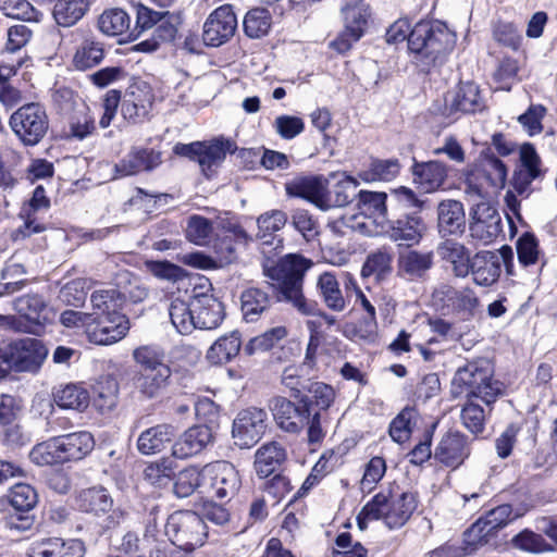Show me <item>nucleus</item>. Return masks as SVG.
<instances>
[{
	"mask_svg": "<svg viewBox=\"0 0 557 557\" xmlns=\"http://www.w3.org/2000/svg\"><path fill=\"white\" fill-rule=\"evenodd\" d=\"M408 32V22L398 20L387 29L386 41L396 44L407 39L409 50L420 55L428 66L443 63L456 45V35L438 21H421Z\"/></svg>",
	"mask_w": 557,
	"mask_h": 557,
	"instance_id": "obj_1",
	"label": "nucleus"
},
{
	"mask_svg": "<svg viewBox=\"0 0 557 557\" xmlns=\"http://www.w3.org/2000/svg\"><path fill=\"white\" fill-rule=\"evenodd\" d=\"M311 265L312 261L302 256L287 255L276 264L265 267L264 274L283 299L289 301L301 314L317 315L327 325H334L336 318L321 310L314 300L305 298L302 294L304 276Z\"/></svg>",
	"mask_w": 557,
	"mask_h": 557,
	"instance_id": "obj_2",
	"label": "nucleus"
},
{
	"mask_svg": "<svg viewBox=\"0 0 557 557\" xmlns=\"http://www.w3.org/2000/svg\"><path fill=\"white\" fill-rule=\"evenodd\" d=\"M416 508L417 497L413 493L404 492L392 500L379 493L361 509L357 517L358 527L364 530L368 521L383 519L389 529H398L409 520Z\"/></svg>",
	"mask_w": 557,
	"mask_h": 557,
	"instance_id": "obj_3",
	"label": "nucleus"
},
{
	"mask_svg": "<svg viewBox=\"0 0 557 557\" xmlns=\"http://www.w3.org/2000/svg\"><path fill=\"white\" fill-rule=\"evenodd\" d=\"M494 369L486 359L468 362L454 375L453 384L469 398H479L486 405L494 403L503 393V384L493 379Z\"/></svg>",
	"mask_w": 557,
	"mask_h": 557,
	"instance_id": "obj_4",
	"label": "nucleus"
},
{
	"mask_svg": "<svg viewBox=\"0 0 557 557\" xmlns=\"http://www.w3.org/2000/svg\"><path fill=\"white\" fill-rule=\"evenodd\" d=\"M10 126L23 145L32 147L46 136L49 119L42 106L27 103L11 115Z\"/></svg>",
	"mask_w": 557,
	"mask_h": 557,
	"instance_id": "obj_5",
	"label": "nucleus"
},
{
	"mask_svg": "<svg viewBox=\"0 0 557 557\" xmlns=\"http://www.w3.org/2000/svg\"><path fill=\"white\" fill-rule=\"evenodd\" d=\"M233 144L225 139L210 141H194L190 144H176L173 151L177 156L197 161L201 172L210 178L222 164L227 152L232 151Z\"/></svg>",
	"mask_w": 557,
	"mask_h": 557,
	"instance_id": "obj_6",
	"label": "nucleus"
},
{
	"mask_svg": "<svg viewBox=\"0 0 557 557\" xmlns=\"http://www.w3.org/2000/svg\"><path fill=\"white\" fill-rule=\"evenodd\" d=\"M166 534L174 545L193 550L201 546L207 536V527L203 519L194 511H176L170 516Z\"/></svg>",
	"mask_w": 557,
	"mask_h": 557,
	"instance_id": "obj_7",
	"label": "nucleus"
},
{
	"mask_svg": "<svg viewBox=\"0 0 557 557\" xmlns=\"http://www.w3.org/2000/svg\"><path fill=\"white\" fill-rule=\"evenodd\" d=\"M48 356V349L37 338H23L1 350V358L16 372H36Z\"/></svg>",
	"mask_w": 557,
	"mask_h": 557,
	"instance_id": "obj_8",
	"label": "nucleus"
},
{
	"mask_svg": "<svg viewBox=\"0 0 557 557\" xmlns=\"http://www.w3.org/2000/svg\"><path fill=\"white\" fill-rule=\"evenodd\" d=\"M206 494L220 500L233 498L240 487L236 468L228 461H215L203 467Z\"/></svg>",
	"mask_w": 557,
	"mask_h": 557,
	"instance_id": "obj_9",
	"label": "nucleus"
},
{
	"mask_svg": "<svg viewBox=\"0 0 557 557\" xmlns=\"http://www.w3.org/2000/svg\"><path fill=\"white\" fill-rule=\"evenodd\" d=\"M432 299L443 310L446 309L463 320L473 318L480 305L479 297L472 288L462 287L457 289L449 284H441L436 287L432 294Z\"/></svg>",
	"mask_w": 557,
	"mask_h": 557,
	"instance_id": "obj_10",
	"label": "nucleus"
},
{
	"mask_svg": "<svg viewBox=\"0 0 557 557\" xmlns=\"http://www.w3.org/2000/svg\"><path fill=\"white\" fill-rule=\"evenodd\" d=\"M270 409L277 426L288 433H299L311 416L308 396H302L298 405L285 397L276 396L271 399Z\"/></svg>",
	"mask_w": 557,
	"mask_h": 557,
	"instance_id": "obj_11",
	"label": "nucleus"
},
{
	"mask_svg": "<svg viewBox=\"0 0 557 557\" xmlns=\"http://www.w3.org/2000/svg\"><path fill=\"white\" fill-rule=\"evenodd\" d=\"M268 413L265 410L250 407L238 412L233 421L232 435L240 448H250L265 432Z\"/></svg>",
	"mask_w": 557,
	"mask_h": 557,
	"instance_id": "obj_12",
	"label": "nucleus"
},
{
	"mask_svg": "<svg viewBox=\"0 0 557 557\" xmlns=\"http://www.w3.org/2000/svg\"><path fill=\"white\" fill-rule=\"evenodd\" d=\"M210 292V284L208 287L197 285L193 289L196 329L214 330L220 326L225 318L223 304Z\"/></svg>",
	"mask_w": 557,
	"mask_h": 557,
	"instance_id": "obj_13",
	"label": "nucleus"
},
{
	"mask_svg": "<svg viewBox=\"0 0 557 557\" xmlns=\"http://www.w3.org/2000/svg\"><path fill=\"white\" fill-rule=\"evenodd\" d=\"M469 231L471 237L483 245L493 243L503 232L498 210L486 201L476 203L470 212Z\"/></svg>",
	"mask_w": 557,
	"mask_h": 557,
	"instance_id": "obj_14",
	"label": "nucleus"
},
{
	"mask_svg": "<svg viewBox=\"0 0 557 557\" xmlns=\"http://www.w3.org/2000/svg\"><path fill=\"white\" fill-rule=\"evenodd\" d=\"M129 330V321L123 313L112 315H90L87 327L89 342L97 345H112L124 338Z\"/></svg>",
	"mask_w": 557,
	"mask_h": 557,
	"instance_id": "obj_15",
	"label": "nucleus"
},
{
	"mask_svg": "<svg viewBox=\"0 0 557 557\" xmlns=\"http://www.w3.org/2000/svg\"><path fill=\"white\" fill-rule=\"evenodd\" d=\"M523 516L520 510H513L509 504L499 505L491 509L484 517L478 519L469 529V536H473L472 544H485L488 537L497 530Z\"/></svg>",
	"mask_w": 557,
	"mask_h": 557,
	"instance_id": "obj_16",
	"label": "nucleus"
},
{
	"mask_svg": "<svg viewBox=\"0 0 557 557\" xmlns=\"http://www.w3.org/2000/svg\"><path fill=\"white\" fill-rule=\"evenodd\" d=\"M237 27L236 15L230 4L215 9L203 25L202 38L206 45L219 47L227 41Z\"/></svg>",
	"mask_w": 557,
	"mask_h": 557,
	"instance_id": "obj_17",
	"label": "nucleus"
},
{
	"mask_svg": "<svg viewBox=\"0 0 557 557\" xmlns=\"http://www.w3.org/2000/svg\"><path fill=\"white\" fill-rule=\"evenodd\" d=\"M541 164L542 161L535 148L531 144L522 145L520 163L512 176V186L519 195L529 196L532 182L544 175Z\"/></svg>",
	"mask_w": 557,
	"mask_h": 557,
	"instance_id": "obj_18",
	"label": "nucleus"
},
{
	"mask_svg": "<svg viewBox=\"0 0 557 557\" xmlns=\"http://www.w3.org/2000/svg\"><path fill=\"white\" fill-rule=\"evenodd\" d=\"M470 444L466 435L459 432L446 433L434 450V459L453 470L459 468L470 456Z\"/></svg>",
	"mask_w": 557,
	"mask_h": 557,
	"instance_id": "obj_19",
	"label": "nucleus"
},
{
	"mask_svg": "<svg viewBox=\"0 0 557 557\" xmlns=\"http://www.w3.org/2000/svg\"><path fill=\"white\" fill-rule=\"evenodd\" d=\"M14 310L17 319L22 320V330L25 333L38 334L48 321L47 305L37 294L24 295L14 300Z\"/></svg>",
	"mask_w": 557,
	"mask_h": 557,
	"instance_id": "obj_20",
	"label": "nucleus"
},
{
	"mask_svg": "<svg viewBox=\"0 0 557 557\" xmlns=\"http://www.w3.org/2000/svg\"><path fill=\"white\" fill-rule=\"evenodd\" d=\"M49 207L50 199L46 196L44 187L37 186L29 201L21 209L20 216L24 220V224L13 232V239H23L33 234L44 232L46 226L38 222L36 213L41 210L46 211Z\"/></svg>",
	"mask_w": 557,
	"mask_h": 557,
	"instance_id": "obj_21",
	"label": "nucleus"
},
{
	"mask_svg": "<svg viewBox=\"0 0 557 557\" xmlns=\"http://www.w3.org/2000/svg\"><path fill=\"white\" fill-rule=\"evenodd\" d=\"M437 231L442 238L462 235L467 218L463 203L455 199L442 200L436 208Z\"/></svg>",
	"mask_w": 557,
	"mask_h": 557,
	"instance_id": "obj_22",
	"label": "nucleus"
},
{
	"mask_svg": "<svg viewBox=\"0 0 557 557\" xmlns=\"http://www.w3.org/2000/svg\"><path fill=\"white\" fill-rule=\"evenodd\" d=\"M426 225L418 213H406L389 221L387 234L393 242L407 247L417 245L422 239Z\"/></svg>",
	"mask_w": 557,
	"mask_h": 557,
	"instance_id": "obj_23",
	"label": "nucleus"
},
{
	"mask_svg": "<svg viewBox=\"0 0 557 557\" xmlns=\"http://www.w3.org/2000/svg\"><path fill=\"white\" fill-rule=\"evenodd\" d=\"M211 429L207 425H195L186 430L173 444L172 456L187 459L200 454L212 443Z\"/></svg>",
	"mask_w": 557,
	"mask_h": 557,
	"instance_id": "obj_24",
	"label": "nucleus"
},
{
	"mask_svg": "<svg viewBox=\"0 0 557 557\" xmlns=\"http://www.w3.org/2000/svg\"><path fill=\"white\" fill-rule=\"evenodd\" d=\"M85 545L81 540L48 537L36 541L30 546V557H84Z\"/></svg>",
	"mask_w": 557,
	"mask_h": 557,
	"instance_id": "obj_25",
	"label": "nucleus"
},
{
	"mask_svg": "<svg viewBox=\"0 0 557 557\" xmlns=\"http://www.w3.org/2000/svg\"><path fill=\"white\" fill-rule=\"evenodd\" d=\"M436 252L443 261L450 264L456 277L465 278L470 274L471 251L462 243L446 238L438 244Z\"/></svg>",
	"mask_w": 557,
	"mask_h": 557,
	"instance_id": "obj_26",
	"label": "nucleus"
},
{
	"mask_svg": "<svg viewBox=\"0 0 557 557\" xmlns=\"http://www.w3.org/2000/svg\"><path fill=\"white\" fill-rule=\"evenodd\" d=\"M450 112L475 113L484 109L480 88L472 82L460 83L457 89L446 98Z\"/></svg>",
	"mask_w": 557,
	"mask_h": 557,
	"instance_id": "obj_27",
	"label": "nucleus"
},
{
	"mask_svg": "<svg viewBox=\"0 0 557 557\" xmlns=\"http://www.w3.org/2000/svg\"><path fill=\"white\" fill-rule=\"evenodd\" d=\"M499 260L500 257L496 251L486 250L475 253L470 270L473 282L482 287L494 285L500 276Z\"/></svg>",
	"mask_w": 557,
	"mask_h": 557,
	"instance_id": "obj_28",
	"label": "nucleus"
},
{
	"mask_svg": "<svg viewBox=\"0 0 557 557\" xmlns=\"http://www.w3.org/2000/svg\"><path fill=\"white\" fill-rule=\"evenodd\" d=\"M160 163V154L151 149L133 147L131 151L115 164L117 177L135 175L149 171Z\"/></svg>",
	"mask_w": 557,
	"mask_h": 557,
	"instance_id": "obj_29",
	"label": "nucleus"
},
{
	"mask_svg": "<svg viewBox=\"0 0 557 557\" xmlns=\"http://www.w3.org/2000/svg\"><path fill=\"white\" fill-rule=\"evenodd\" d=\"M413 182L424 193L440 189L447 178L446 166L438 161L414 162L412 165Z\"/></svg>",
	"mask_w": 557,
	"mask_h": 557,
	"instance_id": "obj_30",
	"label": "nucleus"
},
{
	"mask_svg": "<svg viewBox=\"0 0 557 557\" xmlns=\"http://www.w3.org/2000/svg\"><path fill=\"white\" fill-rule=\"evenodd\" d=\"M344 26L352 35V39H360L371 17L370 7L364 0H344L342 7Z\"/></svg>",
	"mask_w": 557,
	"mask_h": 557,
	"instance_id": "obj_31",
	"label": "nucleus"
},
{
	"mask_svg": "<svg viewBox=\"0 0 557 557\" xmlns=\"http://www.w3.org/2000/svg\"><path fill=\"white\" fill-rule=\"evenodd\" d=\"M175 429L171 424H157L143 431L137 440V448L143 455L162 451L174 438Z\"/></svg>",
	"mask_w": 557,
	"mask_h": 557,
	"instance_id": "obj_32",
	"label": "nucleus"
},
{
	"mask_svg": "<svg viewBox=\"0 0 557 557\" xmlns=\"http://www.w3.org/2000/svg\"><path fill=\"white\" fill-rule=\"evenodd\" d=\"M286 459V451L276 442H270L259 447L255 454V470L260 478L275 473Z\"/></svg>",
	"mask_w": 557,
	"mask_h": 557,
	"instance_id": "obj_33",
	"label": "nucleus"
},
{
	"mask_svg": "<svg viewBox=\"0 0 557 557\" xmlns=\"http://www.w3.org/2000/svg\"><path fill=\"white\" fill-rule=\"evenodd\" d=\"M76 504L82 511L101 516L112 509L113 499L103 486H92L78 493Z\"/></svg>",
	"mask_w": 557,
	"mask_h": 557,
	"instance_id": "obj_34",
	"label": "nucleus"
},
{
	"mask_svg": "<svg viewBox=\"0 0 557 557\" xmlns=\"http://www.w3.org/2000/svg\"><path fill=\"white\" fill-rule=\"evenodd\" d=\"M58 440L64 462L83 459L95 445L94 437L89 432L65 434L58 436Z\"/></svg>",
	"mask_w": 557,
	"mask_h": 557,
	"instance_id": "obj_35",
	"label": "nucleus"
},
{
	"mask_svg": "<svg viewBox=\"0 0 557 557\" xmlns=\"http://www.w3.org/2000/svg\"><path fill=\"white\" fill-rule=\"evenodd\" d=\"M285 191L289 197L302 198L321 209L323 184L319 177L300 176L285 183Z\"/></svg>",
	"mask_w": 557,
	"mask_h": 557,
	"instance_id": "obj_36",
	"label": "nucleus"
},
{
	"mask_svg": "<svg viewBox=\"0 0 557 557\" xmlns=\"http://www.w3.org/2000/svg\"><path fill=\"white\" fill-rule=\"evenodd\" d=\"M242 337L237 331L219 337L208 349L206 358L211 364L231 362L240 351Z\"/></svg>",
	"mask_w": 557,
	"mask_h": 557,
	"instance_id": "obj_37",
	"label": "nucleus"
},
{
	"mask_svg": "<svg viewBox=\"0 0 557 557\" xmlns=\"http://www.w3.org/2000/svg\"><path fill=\"white\" fill-rule=\"evenodd\" d=\"M271 297L261 288L250 287L240 295V311L246 322H256L271 307Z\"/></svg>",
	"mask_w": 557,
	"mask_h": 557,
	"instance_id": "obj_38",
	"label": "nucleus"
},
{
	"mask_svg": "<svg viewBox=\"0 0 557 557\" xmlns=\"http://www.w3.org/2000/svg\"><path fill=\"white\" fill-rule=\"evenodd\" d=\"M338 181L334 184L333 188L325 193L323 188L321 210H329L333 207H344L350 202L355 196L358 182L356 178L346 174H339Z\"/></svg>",
	"mask_w": 557,
	"mask_h": 557,
	"instance_id": "obj_39",
	"label": "nucleus"
},
{
	"mask_svg": "<svg viewBox=\"0 0 557 557\" xmlns=\"http://www.w3.org/2000/svg\"><path fill=\"white\" fill-rule=\"evenodd\" d=\"M152 107V95L150 91H139L132 88L122 102V114L125 120L132 123L144 121Z\"/></svg>",
	"mask_w": 557,
	"mask_h": 557,
	"instance_id": "obj_40",
	"label": "nucleus"
},
{
	"mask_svg": "<svg viewBox=\"0 0 557 557\" xmlns=\"http://www.w3.org/2000/svg\"><path fill=\"white\" fill-rule=\"evenodd\" d=\"M126 299L125 294L121 290L110 287L104 289H97L90 296L92 306V317L97 315H112L113 313H121L120 310Z\"/></svg>",
	"mask_w": 557,
	"mask_h": 557,
	"instance_id": "obj_41",
	"label": "nucleus"
},
{
	"mask_svg": "<svg viewBox=\"0 0 557 557\" xmlns=\"http://www.w3.org/2000/svg\"><path fill=\"white\" fill-rule=\"evenodd\" d=\"M53 399L58 407L62 409H71L81 412L84 411L90 403L88 391L73 383L57 387L53 392Z\"/></svg>",
	"mask_w": 557,
	"mask_h": 557,
	"instance_id": "obj_42",
	"label": "nucleus"
},
{
	"mask_svg": "<svg viewBox=\"0 0 557 557\" xmlns=\"http://www.w3.org/2000/svg\"><path fill=\"white\" fill-rule=\"evenodd\" d=\"M433 267V253L409 250L398 258L399 272L413 280L423 277Z\"/></svg>",
	"mask_w": 557,
	"mask_h": 557,
	"instance_id": "obj_43",
	"label": "nucleus"
},
{
	"mask_svg": "<svg viewBox=\"0 0 557 557\" xmlns=\"http://www.w3.org/2000/svg\"><path fill=\"white\" fill-rule=\"evenodd\" d=\"M317 288L320 297L329 309L335 312H342L345 310L346 300L334 273H322L318 277Z\"/></svg>",
	"mask_w": 557,
	"mask_h": 557,
	"instance_id": "obj_44",
	"label": "nucleus"
},
{
	"mask_svg": "<svg viewBox=\"0 0 557 557\" xmlns=\"http://www.w3.org/2000/svg\"><path fill=\"white\" fill-rule=\"evenodd\" d=\"M171 374V370L138 372L134 376V386L144 397L154 398L166 388Z\"/></svg>",
	"mask_w": 557,
	"mask_h": 557,
	"instance_id": "obj_45",
	"label": "nucleus"
},
{
	"mask_svg": "<svg viewBox=\"0 0 557 557\" xmlns=\"http://www.w3.org/2000/svg\"><path fill=\"white\" fill-rule=\"evenodd\" d=\"M103 58V45L92 37H86L76 47L72 62L76 70L85 71L98 65Z\"/></svg>",
	"mask_w": 557,
	"mask_h": 557,
	"instance_id": "obj_46",
	"label": "nucleus"
},
{
	"mask_svg": "<svg viewBox=\"0 0 557 557\" xmlns=\"http://www.w3.org/2000/svg\"><path fill=\"white\" fill-rule=\"evenodd\" d=\"M88 7V0H57L52 14L59 26L71 27L86 14Z\"/></svg>",
	"mask_w": 557,
	"mask_h": 557,
	"instance_id": "obj_47",
	"label": "nucleus"
},
{
	"mask_svg": "<svg viewBox=\"0 0 557 557\" xmlns=\"http://www.w3.org/2000/svg\"><path fill=\"white\" fill-rule=\"evenodd\" d=\"M206 481L203 468L188 467L177 474L174 483V493L182 498L188 497L195 492L206 494Z\"/></svg>",
	"mask_w": 557,
	"mask_h": 557,
	"instance_id": "obj_48",
	"label": "nucleus"
},
{
	"mask_svg": "<svg viewBox=\"0 0 557 557\" xmlns=\"http://www.w3.org/2000/svg\"><path fill=\"white\" fill-rule=\"evenodd\" d=\"M169 315L173 326L180 334H190L196 329L193 296L188 302L178 298L172 300L169 307Z\"/></svg>",
	"mask_w": 557,
	"mask_h": 557,
	"instance_id": "obj_49",
	"label": "nucleus"
},
{
	"mask_svg": "<svg viewBox=\"0 0 557 557\" xmlns=\"http://www.w3.org/2000/svg\"><path fill=\"white\" fill-rule=\"evenodd\" d=\"M133 358L140 367L138 372L171 370L166 364L165 352L159 346H140L133 351Z\"/></svg>",
	"mask_w": 557,
	"mask_h": 557,
	"instance_id": "obj_50",
	"label": "nucleus"
},
{
	"mask_svg": "<svg viewBox=\"0 0 557 557\" xmlns=\"http://www.w3.org/2000/svg\"><path fill=\"white\" fill-rule=\"evenodd\" d=\"M129 24L128 14L119 8L103 11L98 18L99 30L110 37L122 35L128 29Z\"/></svg>",
	"mask_w": 557,
	"mask_h": 557,
	"instance_id": "obj_51",
	"label": "nucleus"
},
{
	"mask_svg": "<svg viewBox=\"0 0 557 557\" xmlns=\"http://www.w3.org/2000/svg\"><path fill=\"white\" fill-rule=\"evenodd\" d=\"M119 383L115 379L102 377L95 385L94 404L102 413L111 411L117 405Z\"/></svg>",
	"mask_w": 557,
	"mask_h": 557,
	"instance_id": "obj_52",
	"label": "nucleus"
},
{
	"mask_svg": "<svg viewBox=\"0 0 557 557\" xmlns=\"http://www.w3.org/2000/svg\"><path fill=\"white\" fill-rule=\"evenodd\" d=\"M61 451L58 436H54L35 445L29 453V458L38 466L64 463Z\"/></svg>",
	"mask_w": 557,
	"mask_h": 557,
	"instance_id": "obj_53",
	"label": "nucleus"
},
{
	"mask_svg": "<svg viewBox=\"0 0 557 557\" xmlns=\"http://www.w3.org/2000/svg\"><path fill=\"white\" fill-rule=\"evenodd\" d=\"M400 170L397 159L373 160L369 168L362 171L359 176L366 182L392 181Z\"/></svg>",
	"mask_w": 557,
	"mask_h": 557,
	"instance_id": "obj_54",
	"label": "nucleus"
},
{
	"mask_svg": "<svg viewBox=\"0 0 557 557\" xmlns=\"http://www.w3.org/2000/svg\"><path fill=\"white\" fill-rule=\"evenodd\" d=\"M511 544L515 548L531 554H542L553 550V546L548 544L541 534L529 529H524L516 534L511 539Z\"/></svg>",
	"mask_w": 557,
	"mask_h": 557,
	"instance_id": "obj_55",
	"label": "nucleus"
},
{
	"mask_svg": "<svg viewBox=\"0 0 557 557\" xmlns=\"http://www.w3.org/2000/svg\"><path fill=\"white\" fill-rule=\"evenodd\" d=\"M90 288V281L84 277L72 280L65 283L59 290L58 298L67 306H82Z\"/></svg>",
	"mask_w": 557,
	"mask_h": 557,
	"instance_id": "obj_56",
	"label": "nucleus"
},
{
	"mask_svg": "<svg viewBox=\"0 0 557 557\" xmlns=\"http://www.w3.org/2000/svg\"><path fill=\"white\" fill-rule=\"evenodd\" d=\"M386 194L376 191H359L358 208L360 213L377 220L386 215Z\"/></svg>",
	"mask_w": 557,
	"mask_h": 557,
	"instance_id": "obj_57",
	"label": "nucleus"
},
{
	"mask_svg": "<svg viewBox=\"0 0 557 557\" xmlns=\"http://www.w3.org/2000/svg\"><path fill=\"white\" fill-rule=\"evenodd\" d=\"M304 366L289 364L284 368L281 374V384L289 393L293 398H301L302 392L307 389L310 384L304 374Z\"/></svg>",
	"mask_w": 557,
	"mask_h": 557,
	"instance_id": "obj_58",
	"label": "nucleus"
},
{
	"mask_svg": "<svg viewBox=\"0 0 557 557\" xmlns=\"http://www.w3.org/2000/svg\"><path fill=\"white\" fill-rule=\"evenodd\" d=\"M270 27L271 15L265 9H252L244 18V30L250 38H260L267 35Z\"/></svg>",
	"mask_w": 557,
	"mask_h": 557,
	"instance_id": "obj_59",
	"label": "nucleus"
},
{
	"mask_svg": "<svg viewBox=\"0 0 557 557\" xmlns=\"http://www.w3.org/2000/svg\"><path fill=\"white\" fill-rule=\"evenodd\" d=\"M392 260L393 256L387 249H379L368 256L361 273L363 276L375 275L383 278L392 271Z\"/></svg>",
	"mask_w": 557,
	"mask_h": 557,
	"instance_id": "obj_60",
	"label": "nucleus"
},
{
	"mask_svg": "<svg viewBox=\"0 0 557 557\" xmlns=\"http://www.w3.org/2000/svg\"><path fill=\"white\" fill-rule=\"evenodd\" d=\"M0 9L5 15L28 22H39L42 13L27 0H0Z\"/></svg>",
	"mask_w": 557,
	"mask_h": 557,
	"instance_id": "obj_61",
	"label": "nucleus"
},
{
	"mask_svg": "<svg viewBox=\"0 0 557 557\" xmlns=\"http://www.w3.org/2000/svg\"><path fill=\"white\" fill-rule=\"evenodd\" d=\"M516 249L519 263L523 267L534 265L542 256L537 238L529 232L518 238Z\"/></svg>",
	"mask_w": 557,
	"mask_h": 557,
	"instance_id": "obj_62",
	"label": "nucleus"
},
{
	"mask_svg": "<svg viewBox=\"0 0 557 557\" xmlns=\"http://www.w3.org/2000/svg\"><path fill=\"white\" fill-rule=\"evenodd\" d=\"M290 223L307 242L314 240L320 233L318 220L306 209L293 210Z\"/></svg>",
	"mask_w": 557,
	"mask_h": 557,
	"instance_id": "obj_63",
	"label": "nucleus"
},
{
	"mask_svg": "<svg viewBox=\"0 0 557 557\" xmlns=\"http://www.w3.org/2000/svg\"><path fill=\"white\" fill-rule=\"evenodd\" d=\"M417 412L413 408H404L391 422L389 435L396 443L406 442L412 431V421L416 418Z\"/></svg>",
	"mask_w": 557,
	"mask_h": 557,
	"instance_id": "obj_64",
	"label": "nucleus"
}]
</instances>
